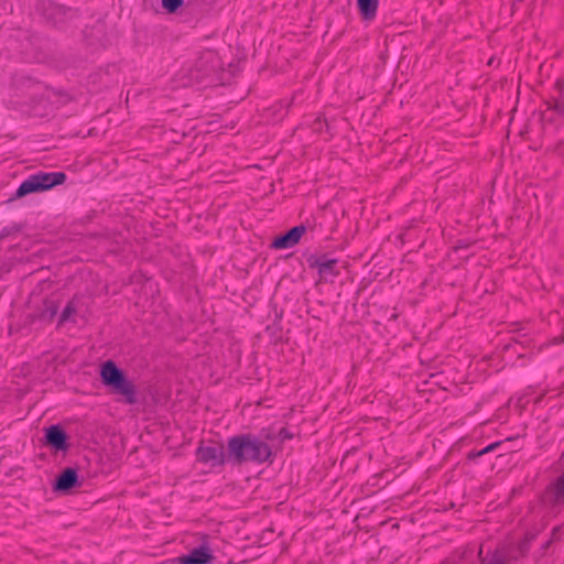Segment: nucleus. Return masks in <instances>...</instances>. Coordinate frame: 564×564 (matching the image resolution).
<instances>
[{
  "instance_id": "obj_1",
  "label": "nucleus",
  "mask_w": 564,
  "mask_h": 564,
  "mask_svg": "<svg viewBox=\"0 0 564 564\" xmlns=\"http://www.w3.org/2000/svg\"><path fill=\"white\" fill-rule=\"evenodd\" d=\"M272 456L270 445L253 434H240L228 440L227 460L235 465L247 462L263 464Z\"/></svg>"
},
{
  "instance_id": "obj_2",
  "label": "nucleus",
  "mask_w": 564,
  "mask_h": 564,
  "mask_svg": "<svg viewBox=\"0 0 564 564\" xmlns=\"http://www.w3.org/2000/svg\"><path fill=\"white\" fill-rule=\"evenodd\" d=\"M100 376L102 383L111 388L113 393L122 395L127 404L137 402L134 384L112 361L102 365Z\"/></svg>"
},
{
  "instance_id": "obj_3",
  "label": "nucleus",
  "mask_w": 564,
  "mask_h": 564,
  "mask_svg": "<svg viewBox=\"0 0 564 564\" xmlns=\"http://www.w3.org/2000/svg\"><path fill=\"white\" fill-rule=\"evenodd\" d=\"M66 175L63 172H37L24 180L17 189L15 197L20 198L29 194L47 191L63 184Z\"/></svg>"
},
{
  "instance_id": "obj_4",
  "label": "nucleus",
  "mask_w": 564,
  "mask_h": 564,
  "mask_svg": "<svg viewBox=\"0 0 564 564\" xmlns=\"http://www.w3.org/2000/svg\"><path fill=\"white\" fill-rule=\"evenodd\" d=\"M528 547L527 541H522L518 545H500L495 551L488 552L485 556H481L479 564H512L519 556L527 553Z\"/></svg>"
},
{
  "instance_id": "obj_5",
  "label": "nucleus",
  "mask_w": 564,
  "mask_h": 564,
  "mask_svg": "<svg viewBox=\"0 0 564 564\" xmlns=\"http://www.w3.org/2000/svg\"><path fill=\"white\" fill-rule=\"evenodd\" d=\"M197 460L212 467L221 466L226 460V454L221 445H200L196 451Z\"/></svg>"
},
{
  "instance_id": "obj_6",
  "label": "nucleus",
  "mask_w": 564,
  "mask_h": 564,
  "mask_svg": "<svg viewBox=\"0 0 564 564\" xmlns=\"http://www.w3.org/2000/svg\"><path fill=\"white\" fill-rule=\"evenodd\" d=\"M214 560L213 550L207 543L193 549L188 554L176 557L177 564H210Z\"/></svg>"
},
{
  "instance_id": "obj_7",
  "label": "nucleus",
  "mask_w": 564,
  "mask_h": 564,
  "mask_svg": "<svg viewBox=\"0 0 564 564\" xmlns=\"http://www.w3.org/2000/svg\"><path fill=\"white\" fill-rule=\"evenodd\" d=\"M306 227L303 225L295 226L290 229L286 234L276 237L271 247L278 250L289 249L299 243L302 236L305 234Z\"/></svg>"
},
{
  "instance_id": "obj_8",
  "label": "nucleus",
  "mask_w": 564,
  "mask_h": 564,
  "mask_svg": "<svg viewBox=\"0 0 564 564\" xmlns=\"http://www.w3.org/2000/svg\"><path fill=\"white\" fill-rule=\"evenodd\" d=\"M308 264L311 268H315L318 270V273L322 276L335 275V267L337 264V260L335 259H326L324 257H311L308 259Z\"/></svg>"
},
{
  "instance_id": "obj_9",
  "label": "nucleus",
  "mask_w": 564,
  "mask_h": 564,
  "mask_svg": "<svg viewBox=\"0 0 564 564\" xmlns=\"http://www.w3.org/2000/svg\"><path fill=\"white\" fill-rule=\"evenodd\" d=\"M77 471L73 468H66L56 479L54 489L57 491H67L77 484Z\"/></svg>"
},
{
  "instance_id": "obj_10",
  "label": "nucleus",
  "mask_w": 564,
  "mask_h": 564,
  "mask_svg": "<svg viewBox=\"0 0 564 564\" xmlns=\"http://www.w3.org/2000/svg\"><path fill=\"white\" fill-rule=\"evenodd\" d=\"M46 441L51 446H53L57 451L66 448V434L57 425H52L51 427L47 429Z\"/></svg>"
},
{
  "instance_id": "obj_11",
  "label": "nucleus",
  "mask_w": 564,
  "mask_h": 564,
  "mask_svg": "<svg viewBox=\"0 0 564 564\" xmlns=\"http://www.w3.org/2000/svg\"><path fill=\"white\" fill-rule=\"evenodd\" d=\"M357 6L364 19L372 20L377 14L379 0H357Z\"/></svg>"
},
{
  "instance_id": "obj_12",
  "label": "nucleus",
  "mask_w": 564,
  "mask_h": 564,
  "mask_svg": "<svg viewBox=\"0 0 564 564\" xmlns=\"http://www.w3.org/2000/svg\"><path fill=\"white\" fill-rule=\"evenodd\" d=\"M58 311V305L54 301H46L44 303V308L41 313V318L43 321L52 322L53 318L56 316Z\"/></svg>"
},
{
  "instance_id": "obj_13",
  "label": "nucleus",
  "mask_w": 564,
  "mask_h": 564,
  "mask_svg": "<svg viewBox=\"0 0 564 564\" xmlns=\"http://www.w3.org/2000/svg\"><path fill=\"white\" fill-rule=\"evenodd\" d=\"M76 312L77 307L75 301L68 302L59 316L58 325L73 321V317L75 316Z\"/></svg>"
},
{
  "instance_id": "obj_14",
  "label": "nucleus",
  "mask_w": 564,
  "mask_h": 564,
  "mask_svg": "<svg viewBox=\"0 0 564 564\" xmlns=\"http://www.w3.org/2000/svg\"><path fill=\"white\" fill-rule=\"evenodd\" d=\"M552 492L554 495V501L561 502L564 500V473L556 479L552 486Z\"/></svg>"
},
{
  "instance_id": "obj_15",
  "label": "nucleus",
  "mask_w": 564,
  "mask_h": 564,
  "mask_svg": "<svg viewBox=\"0 0 564 564\" xmlns=\"http://www.w3.org/2000/svg\"><path fill=\"white\" fill-rule=\"evenodd\" d=\"M183 3V0H162V6L167 12H175Z\"/></svg>"
},
{
  "instance_id": "obj_16",
  "label": "nucleus",
  "mask_w": 564,
  "mask_h": 564,
  "mask_svg": "<svg viewBox=\"0 0 564 564\" xmlns=\"http://www.w3.org/2000/svg\"><path fill=\"white\" fill-rule=\"evenodd\" d=\"M554 108L556 111L564 115V98H561L558 100H555Z\"/></svg>"
},
{
  "instance_id": "obj_17",
  "label": "nucleus",
  "mask_w": 564,
  "mask_h": 564,
  "mask_svg": "<svg viewBox=\"0 0 564 564\" xmlns=\"http://www.w3.org/2000/svg\"><path fill=\"white\" fill-rule=\"evenodd\" d=\"M499 444L498 443H494V444H490L488 445L487 447H485L484 449H481L480 452H478V456H481L490 451H492L494 448H496Z\"/></svg>"
},
{
  "instance_id": "obj_18",
  "label": "nucleus",
  "mask_w": 564,
  "mask_h": 564,
  "mask_svg": "<svg viewBox=\"0 0 564 564\" xmlns=\"http://www.w3.org/2000/svg\"><path fill=\"white\" fill-rule=\"evenodd\" d=\"M556 341H557V343H562V341H564V338H561V340H557V339H556Z\"/></svg>"
}]
</instances>
